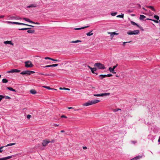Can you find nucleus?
<instances>
[{"instance_id":"nucleus-4","label":"nucleus","mask_w":160,"mask_h":160,"mask_svg":"<svg viewBox=\"0 0 160 160\" xmlns=\"http://www.w3.org/2000/svg\"><path fill=\"white\" fill-rule=\"evenodd\" d=\"M94 66L96 67L99 69H105V67L104 66V65L100 63H96L95 64Z\"/></svg>"},{"instance_id":"nucleus-44","label":"nucleus","mask_w":160,"mask_h":160,"mask_svg":"<svg viewBox=\"0 0 160 160\" xmlns=\"http://www.w3.org/2000/svg\"><path fill=\"white\" fill-rule=\"evenodd\" d=\"M106 77H110L112 76V74H108L107 75H106Z\"/></svg>"},{"instance_id":"nucleus-52","label":"nucleus","mask_w":160,"mask_h":160,"mask_svg":"<svg viewBox=\"0 0 160 160\" xmlns=\"http://www.w3.org/2000/svg\"><path fill=\"white\" fill-rule=\"evenodd\" d=\"M4 17V15H0V18H3Z\"/></svg>"},{"instance_id":"nucleus-64","label":"nucleus","mask_w":160,"mask_h":160,"mask_svg":"<svg viewBox=\"0 0 160 160\" xmlns=\"http://www.w3.org/2000/svg\"><path fill=\"white\" fill-rule=\"evenodd\" d=\"M132 142L134 144L136 142L135 141H132Z\"/></svg>"},{"instance_id":"nucleus-34","label":"nucleus","mask_w":160,"mask_h":160,"mask_svg":"<svg viewBox=\"0 0 160 160\" xmlns=\"http://www.w3.org/2000/svg\"><path fill=\"white\" fill-rule=\"evenodd\" d=\"M154 17L157 20H158L159 19V17L157 15H155L154 16Z\"/></svg>"},{"instance_id":"nucleus-49","label":"nucleus","mask_w":160,"mask_h":160,"mask_svg":"<svg viewBox=\"0 0 160 160\" xmlns=\"http://www.w3.org/2000/svg\"><path fill=\"white\" fill-rule=\"evenodd\" d=\"M118 64H116V65L114 66L113 67V68H112V69H114L115 68H116L118 66Z\"/></svg>"},{"instance_id":"nucleus-2","label":"nucleus","mask_w":160,"mask_h":160,"mask_svg":"<svg viewBox=\"0 0 160 160\" xmlns=\"http://www.w3.org/2000/svg\"><path fill=\"white\" fill-rule=\"evenodd\" d=\"M35 73L34 71L27 70V71H23L21 73V74L24 75H30L32 74H33Z\"/></svg>"},{"instance_id":"nucleus-29","label":"nucleus","mask_w":160,"mask_h":160,"mask_svg":"<svg viewBox=\"0 0 160 160\" xmlns=\"http://www.w3.org/2000/svg\"><path fill=\"white\" fill-rule=\"evenodd\" d=\"M99 76L101 79H103V78H105L106 77V75H100Z\"/></svg>"},{"instance_id":"nucleus-28","label":"nucleus","mask_w":160,"mask_h":160,"mask_svg":"<svg viewBox=\"0 0 160 160\" xmlns=\"http://www.w3.org/2000/svg\"><path fill=\"white\" fill-rule=\"evenodd\" d=\"M2 82L4 83H6L8 82V80L6 78H3L2 80Z\"/></svg>"},{"instance_id":"nucleus-8","label":"nucleus","mask_w":160,"mask_h":160,"mask_svg":"<svg viewBox=\"0 0 160 160\" xmlns=\"http://www.w3.org/2000/svg\"><path fill=\"white\" fill-rule=\"evenodd\" d=\"M9 17L12 20H19L22 19L21 18L17 16H9Z\"/></svg>"},{"instance_id":"nucleus-6","label":"nucleus","mask_w":160,"mask_h":160,"mask_svg":"<svg viewBox=\"0 0 160 160\" xmlns=\"http://www.w3.org/2000/svg\"><path fill=\"white\" fill-rule=\"evenodd\" d=\"M110 93H101V94H94L93 95L94 96L96 97H103L106 96H108L110 95Z\"/></svg>"},{"instance_id":"nucleus-11","label":"nucleus","mask_w":160,"mask_h":160,"mask_svg":"<svg viewBox=\"0 0 160 160\" xmlns=\"http://www.w3.org/2000/svg\"><path fill=\"white\" fill-rule=\"evenodd\" d=\"M37 5L36 3H34L32 4H31L27 6V8H35L37 7Z\"/></svg>"},{"instance_id":"nucleus-53","label":"nucleus","mask_w":160,"mask_h":160,"mask_svg":"<svg viewBox=\"0 0 160 160\" xmlns=\"http://www.w3.org/2000/svg\"><path fill=\"white\" fill-rule=\"evenodd\" d=\"M82 148L83 149H86L87 148L86 146L83 147Z\"/></svg>"},{"instance_id":"nucleus-24","label":"nucleus","mask_w":160,"mask_h":160,"mask_svg":"<svg viewBox=\"0 0 160 160\" xmlns=\"http://www.w3.org/2000/svg\"><path fill=\"white\" fill-rule=\"evenodd\" d=\"M81 41L79 40H77L75 41H72L70 42L71 43H76L78 42H81Z\"/></svg>"},{"instance_id":"nucleus-61","label":"nucleus","mask_w":160,"mask_h":160,"mask_svg":"<svg viewBox=\"0 0 160 160\" xmlns=\"http://www.w3.org/2000/svg\"><path fill=\"white\" fill-rule=\"evenodd\" d=\"M29 26L31 27H33V28L35 27L34 26L31 25H30Z\"/></svg>"},{"instance_id":"nucleus-30","label":"nucleus","mask_w":160,"mask_h":160,"mask_svg":"<svg viewBox=\"0 0 160 160\" xmlns=\"http://www.w3.org/2000/svg\"><path fill=\"white\" fill-rule=\"evenodd\" d=\"M12 158V156H9L7 157H4V160H7V159H9L11 158Z\"/></svg>"},{"instance_id":"nucleus-36","label":"nucleus","mask_w":160,"mask_h":160,"mask_svg":"<svg viewBox=\"0 0 160 160\" xmlns=\"http://www.w3.org/2000/svg\"><path fill=\"white\" fill-rule=\"evenodd\" d=\"M117 12H112L111 13V15L112 16H115L117 15Z\"/></svg>"},{"instance_id":"nucleus-54","label":"nucleus","mask_w":160,"mask_h":160,"mask_svg":"<svg viewBox=\"0 0 160 160\" xmlns=\"http://www.w3.org/2000/svg\"><path fill=\"white\" fill-rule=\"evenodd\" d=\"M54 126L55 127L58 126H59V125L58 124H55L54 125Z\"/></svg>"},{"instance_id":"nucleus-55","label":"nucleus","mask_w":160,"mask_h":160,"mask_svg":"<svg viewBox=\"0 0 160 160\" xmlns=\"http://www.w3.org/2000/svg\"><path fill=\"white\" fill-rule=\"evenodd\" d=\"M41 75H45V76H48V75H47V74H44L42 73H41Z\"/></svg>"},{"instance_id":"nucleus-43","label":"nucleus","mask_w":160,"mask_h":160,"mask_svg":"<svg viewBox=\"0 0 160 160\" xmlns=\"http://www.w3.org/2000/svg\"><path fill=\"white\" fill-rule=\"evenodd\" d=\"M88 67L90 69H91V70H92V69H95V68H91L90 66H89L88 65Z\"/></svg>"},{"instance_id":"nucleus-1","label":"nucleus","mask_w":160,"mask_h":160,"mask_svg":"<svg viewBox=\"0 0 160 160\" xmlns=\"http://www.w3.org/2000/svg\"><path fill=\"white\" fill-rule=\"evenodd\" d=\"M100 100L97 99L93 100L91 101H89L87 102L84 103L83 105L84 106H88L92 104L97 103L100 102Z\"/></svg>"},{"instance_id":"nucleus-62","label":"nucleus","mask_w":160,"mask_h":160,"mask_svg":"<svg viewBox=\"0 0 160 160\" xmlns=\"http://www.w3.org/2000/svg\"><path fill=\"white\" fill-rule=\"evenodd\" d=\"M158 142H160V137H159V139H158Z\"/></svg>"},{"instance_id":"nucleus-48","label":"nucleus","mask_w":160,"mask_h":160,"mask_svg":"<svg viewBox=\"0 0 160 160\" xmlns=\"http://www.w3.org/2000/svg\"><path fill=\"white\" fill-rule=\"evenodd\" d=\"M45 59H49V60H51V58H49L48 57H46L45 58Z\"/></svg>"},{"instance_id":"nucleus-18","label":"nucleus","mask_w":160,"mask_h":160,"mask_svg":"<svg viewBox=\"0 0 160 160\" xmlns=\"http://www.w3.org/2000/svg\"><path fill=\"white\" fill-rule=\"evenodd\" d=\"M146 16L144 15H141L139 18L140 20H143L144 19L146 18Z\"/></svg>"},{"instance_id":"nucleus-14","label":"nucleus","mask_w":160,"mask_h":160,"mask_svg":"<svg viewBox=\"0 0 160 160\" xmlns=\"http://www.w3.org/2000/svg\"><path fill=\"white\" fill-rule=\"evenodd\" d=\"M23 19L24 20L26 21H27L28 22H29L30 23H33V22L32 21H31L28 18H23Z\"/></svg>"},{"instance_id":"nucleus-5","label":"nucleus","mask_w":160,"mask_h":160,"mask_svg":"<svg viewBox=\"0 0 160 160\" xmlns=\"http://www.w3.org/2000/svg\"><path fill=\"white\" fill-rule=\"evenodd\" d=\"M25 67L27 68H31L33 66L32 62L29 61H26L25 62Z\"/></svg>"},{"instance_id":"nucleus-10","label":"nucleus","mask_w":160,"mask_h":160,"mask_svg":"<svg viewBox=\"0 0 160 160\" xmlns=\"http://www.w3.org/2000/svg\"><path fill=\"white\" fill-rule=\"evenodd\" d=\"M50 142V141L47 140H43L42 143V144L43 146H45L47 145Z\"/></svg>"},{"instance_id":"nucleus-13","label":"nucleus","mask_w":160,"mask_h":160,"mask_svg":"<svg viewBox=\"0 0 160 160\" xmlns=\"http://www.w3.org/2000/svg\"><path fill=\"white\" fill-rule=\"evenodd\" d=\"M4 43H5V44H11V45H13V44L12 42L11 41H5L4 42Z\"/></svg>"},{"instance_id":"nucleus-35","label":"nucleus","mask_w":160,"mask_h":160,"mask_svg":"<svg viewBox=\"0 0 160 160\" xmlns=\"http://www.w3.org/2000/svg\"><path fill=\"white\" fill-rule=\"evenodd\" d=\"M119 110H121V109L120 108H116L113 109V111L114 112H116Z\"/></svg>"},{"instance_id":"nucleus-12","label":"nucleus","mask_w":160,"mask_h":160,"mask_svg":"<svg viewBox=\"0 0 160 160\" xmlns=\"http://www.w3.org/2000/svg\"><path fill=\"white\" fill-rule=\"evenodd\" d=\"M130 22L132 25H136L139 28H142V27L139 26L138 25L137 23H135V22L132 21H131Z\"/></svg>"},{"instance_id":"nucleus-15","label":"nucleus","mask_w":160,"mask_h":160,"mask_svg":"<svg viewBox=\"0 0 160 160\" xmlns=\"http://www.w3.org/2000/svg\"><path fill=\"white\" fill-rule=\"evenodd\" d=\"M109 33L110 34L112 37H113L114 35H118V33H116L115 32H109Z\"/></svg>"},{"instance_id":"nucleus-20","label":"nucleus","mask_w":160,"mask_h":160,"mask_svg":"<svg viewBox=\"0 0 160 160\" xmlns=\"http://www.w3.org/2000/svg\"><path fill=\"white\" fill-rule=\"evenodd\" d=\"M7 88L9 90H10V91H12L15 92H16V91L15 89H13L11 87H7Z\"/></svg>"},{"instance_id":"nucleus-63","label":"nucleus","mask_w":160,"mask_h":160,"mask_svg":"<svg viewBox=\"0 0 160 160\" xmlns=\"http://www.w3.org/2000/svg\"><path fill=\"white\" fill-rule=\"evenodd\" d=\"M61 132H64V130H61Z\"/></svg>"},{"instance_id":"nucleus-40","label":"nucleus","mask_w":160,"mask_h":160,"mask_svg":"<svg viewBox=\"0 0 160 160\" xmlns=\"http://www.w3.org/2000/svg\"><path fill=\"white\" fill-rule=\"evenodd\" d=\"M51 60L52 61H56V62H59L60 61L59 60H57V59H54L51 58Z\"/></svg>"},{"instance_id":"nucleus-50","label":"nucleus","mask_w":160,"mask_h":160,"mask_svg":"<svg viewBox=\"0 0 160 160\" xmlns=\"http://www.w3.org/2000/svg\"><path fill=\"white\" fill-rule=\"evenodd\" d=\"M131 42V41H129V42H123V45H124V46H125V43H128V42Z\"/></svg>"},{"instance_id":"nucleus-41","label":"nucleus","mask_w":160,"mask_h":160,"mask_svg":"<svg viewBox=\"0 0 160 160\" xmlns=\"http://www.w3.org/2000/svg\"><path fill=\"white\" fill-rule=\"evenodd\" d=\"M20 71H21L19 70L15 69V72L18 73L20 72Z\"/></svg>"},{"instance_id":"nucleus-37","label":"nucleus","mask_w":160,"mask_h":160,"mask_svg":"<svg viewBox=\"0 0 160 160\" xmlns=\"http://www.w3.org/2000/svg\"><path fill=\"white\" fill-rule=\"evenodd\" d=\"M147 20H152V21H154L155 22H156V23H158V20H152V19H148V18H147Z\"/></svg>"},{"instance_id":"nucleus-32","label":"nucleus","mask_w":160,"mask_h":160,"mask_svg":"<svg viewBox=\"0 0 160 160\" xmlns=\"http://www.w3.org/2000/svg\"><path fill=\"white\" fill-rule=\"evenodd\" d=\"M117 17L118 18H123L124 17V14H122V15H119L117 16Z\"/></svg>"},{"instance_id":"nucleus-17","label":"nucleus","mask_w":160,"mask_h":160,"mask_svg":"<svg viewBox=\"0 0 160 160\" xmlns=\"http://www.w3.org/2000/svg\"><path fill=\"white\" fill-rule=\"evenodd\" d=\"M89 27V26H85V27H83L80 28H75L74 29L75 30H81L82 29H83Z\"/></svg>"},{"instance_id":"nucleus-38","label":"nucleus","mask_w":160,"mask_h":160,"mask_svg":"<svg viewBox=\"0 0 160 160\" xmlns=\"http://www.w3.org/2000/svg\"><path fill=\"white\" fill-rule=\"evenodd\" d=\"M96 70H97L96 68H95V69H92V70H91V71L92 73H95L94 72L96 71ZM95 74H98V73H95Z\"/></svg>"},{"instance_id":"nucleus-33","label":"nucleus","mask_w":160,"mask_h":160,"mask_svg":"<svg viewBox=\"0 0 160 160\" xmlns=\"http://www.w3.org/2000/svg\"><path fill=\"white\" fill-rule=\"evenodd\" d=\"M16 144V143H10L8 144L7 145L5 146V147H7L8 146H10L12 145H13Z\"/></svg>"},{"instance_id":"nucleus-45","label":"nucleus","mask_w":160,"mask_h":160,"mask_svg":"<svg viewBox=\"0 0 160 160\" xmlns=\"http://www.w3.org/2000/svg\"><path fill=\"white\" fill-rule=\"evenodd\" d=\"M21 25H25V26H29L30 25H28V24H25V23H21Z\"/></svg>"},{"instance_id":"nucleus-56","label":"nucleus","mask_w":160,"mask_h":160,"mask_svg":"<svg viewBox=\"0 0 160 160\" xmlns=\"http://www.w3.org/2000/svg\"><path fill=\"white\" fill-rule=\"evenodd\" d=\"M0 160H4V158H0Z\"/></svg>"},{"instance_id":"nucleus-21","label":"nucleus","mask_w":160,"mask_h":160,"mask_svg":"<svg viewBox=\"0 0 160 160\" xmlns=\"http://www.w3.org/2000/svg\"><path fill=\"white\" fill-rule=\"evenodd\" d=\"M109 70L111 72H112L113 73H116V72L114 71V69H112V68L110 67L109 68Z\"/></svg>"},{"instance_id":"nucleus-59","label":"nucleus","mask_w":160,"mask_h":160,"mask_svg":"<svg viewBox=\"0 0 160 160\" xmlns=\"http://www.w3.org/2000/svg\"><path fill=\"white\" fill-rule=\"evenodd\" d=\"M68 109H71L73 108L70 107H68Z\"/></svg>"},{"instance_id":"nucleus-16","label":"nucleus","mask_w":160,"mask_h":160,"mask_svg":"<svg viewBox=\"0 0 160 160\" xmlns=\"http://www.w3.org/2000/svg\"><path fill=\"white\" fill-rule=\"evenodd\" d=\"M14 72H15V69H11V70L7 72V73H12Z\"/></svg>"},{"instance_id":"nucleus-39","label":"nucleus","mask_w":160,"mask_h":160,"mask_svg":"<svg viewBox=\"0 0 160 160\" xmlns=\"http://www.w3.org/2000/svg\"><path fill=\"white\" fill-rule=\"evenodd\" d=\"M4 96L3 95H0V102L1 101L3 98H4Z\"/></svg>"},{"instance_id":"nucleus-47","label":"nucleus","mask_w":160,"mask_h":160,"mask_svg":"<svg viewBox=\"0 0 160 160\" xmlns=\"http://www.w3.org/2000/svg\"><path fill=\"white\" fill-rule=\"evenodd\" d=\"M61 118H67V117L66 116H65L64 115H62L61 116Z\"/></svg>"},{"instance_id":"nucleus-23","label":"nucleus","mask_w":160,"mask_h":160,"mask_svg":"<svg viewBox=\"0 0 160 160\" xmlns=\"http://www.w3.org/2000/svg\"><path fill=\"white\" fill-rule=\"evenodd\" d=\"M42 87L43 88H47V89H49V90L53 89V90H56V89L51 88L49 87H48V86H43Z\"/></svg>"},{"instance_id":"nucleus-46","label":"nucleus","mask_w":160,"mask_h":160,"mask_svg":"<svg viewBox=\"0 0 160 160\" xmlns=\"http://www.w3.org/2000/svg\"><path fill=\"white\" fill-rule=\"evenodd\" d=\"M31 116L30 115H27V118H28V119H29L30 118H31Z\"/></svg>"},{"instance_id":"nucleus-25","label":"nucleus","mask_w":160,"mask_h":160,"mask_svg":"<svg viewBox=\"0 0 160 160\" xmlns=\"http://www.w3.org/2000/svg\"><path fill=\"white\" fill-rule=\"evenodd\" d=\"M92 31L87 33L86 34L88 36H90L93 34V33L92 32Z\"/></svg>"},{"instance_id":"nucleus-31","label":"nucleus","mask_w":160,"mask_h":160,"mask_svg":"<svg viewBox=\"0 0 160 160\" xmlns=\"http://www.w3.org/2000/svg\"><path fill=\"white\" fill-rule=\"evenodd\" d=\"M31 29V28H22L19 29L18 30H28V29Z\"/></svg>"},{"instance_id":"nucleus-9","label":"nucleus","mask_w":160,"mask_h":160,"mask_svg":"<svg viewBox=\"0 0 160 160\" xmlns=\"http://www.w3.org/2000/svg\"><path fill=\"white\" fill-rule=\"evenodd\" d=\"M58 65V64H54L51 65L45 66H43V68H45L48 67H55L57 66Z\"/></svg>"},{"instance_id":"nucleus-51","label":"nucleus","mask_w":160,"mask_h":160,"mask_svg":"<svg viewBox=\"0 0 160 160\" xmlns=\"http://www.w3.org/2000/svg\"><path fill=\"white\" fill-rule=\"evenodd\" d=\"M33 23V24H38V25L39 24V23L38 22H33V23Z\"/></svg>"},{"instance_id":"nucleus-42","label":"nucleus","mask_w":160,"mask_h":160,"mask_svg":"<svg viewBox=\"0 0 160 160\" xmlns=\"http://www.w3.org/2000/svg\"><path fill=\"white\" fill-rule=\"evenodd\" d=\"M4 96V97L6 99H10L11 98L8 96Z\"/></svg>"},{"instance_id":"nucleus-19","label":"nucleus","mask_w":160,"mask_h":160,"mask_svg":"<svg viewBox=\"0 0 160 160\" xmlns=\"http://www.w3.org/2000/svg\"><path fill=\"white\" fill-rule=\"evenodd\" d=\"M27 32L30 33H33L35 32V30L33 29L29 30L27 31Z\"/></svg>"},{"instance_id":"nucleus-7","label":"nucleus","mask_w":160,"mask_h":160,"mask_svg":"<svg viewBox=\"0 0 160 160\" xmlns=\"http://www.w3.org/2000/svg\"><path fill=\"white\" fill-rule=\"evenodd\" d=\"M3 22H4L5 23H7L8 24H16L17 25H21V23L20 22H11V21H3Z\"/></svg>"},{"instance_id":"nucleus-3","label":"nucleus","mask_w":160,"mask_h":160,"mask_svg":"<svg viewBox=\"0 0 160 160\" xmlns=\"http://www.w3.org/2000/svg\"><path fill=\"white\" fill-rule=\"evenodd\" d=\"M140 33V31L139 30H135L134 31H129L127 32L128 35H137Z\"/></svg>"},{"instance_id":"nucleus-27","label":"nucleus","mask_w":160,"mask_h":160,"mask_svg":"<svg viewBox=\"0 0 160 160\" xmlns=\"http://www.w3.org/2000/svg\"><path fill=\"white\" fill-rule=\"evenodd\" d=\"M60 89V90H67L69 91L70 90V89L68 88H59Z\"/></svg>"},{"instance_id":"nucleus-22","label":"nucleus","mask_w":160,"mask_h":160,"mask_svg":"<svg viewBox=\"0 0 160 160\" xmlns=\"http://www.w3.org/2000/svg\"><path fill=\"white\" fill-rule=\"evenodd\" d=\"M30 92L31 93L33 94H35L37 92L36 91L34 90V89H32L30 91Z\"/></svg>"},{"instance_id":"nucleus-57","label":"nucleus","mask_w":160,"mask_h":160,"mask_svg":"<svg viewBox=\"0 0 160 160\" xmlns=\"http://www.w3.org/2000/svg\"><path fill=\"white\" fill-rule=\"evenodd\" d=\"M54 142V140H52L51 141H50V142L53 143Z\"/></svg>"},{"instance_id":"nucleus-26","label":"nucleus","mask_w":160,"mask_h":160,"mask_svg":"<svg viewBox=\"0 0 160 160\" xmlns=\"http://www.w3.org/2000/svg\"><path fill=\"white\" fill-rule=\"evenodd\" d=\"M147 7L148 8L151 9H152V11H155V9L153 8V7L152 6H147Z\"/></svg>"},{"instance_id":"nucleus-58","label":"nucleus","mask_w":160,"mask_h":160,"mask_svg":"<svg viewBox=\"0 0 160 160\" xmlns=\"http://www.w3.org/2000/svg\"><path fill=\"white\" fill-rule=\"evenodd\" d=\"M142 9L144 10H145V11H147V10L146 9H145V8H144V7H142Z\"/></svg>"},{"instance_id":"nucleus-60","label":"nucleus","mask_w":160,"mask_h":160,"mask_svg":"<svg viewBox=\"0 0 160 160\" xmlns=\"http://www.w3.org/2000/svg\"><path fill=\"white\" fill-rule=\"evenodd\" d=\"M4 146H2L0 147V149H2L3 148H4Z\"/></svg>"}]
</instances>
